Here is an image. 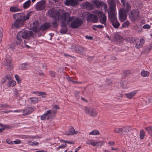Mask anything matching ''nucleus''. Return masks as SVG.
<instances>
[{
	"instance_id": "obj_31",
	"label": "nucleus",
	"mask_w": 152,
	"mask_h": 152,
	"mask_svg": "<svg viewBox=\"0 0 152 152\" xmlns=\"http://www.w3.org/2000/svg\"><path fill=\"white\" fill-rule=\"evenodd\" d=\"M99 22L102 24H104L105 26L106 25V22L107 21V17L105 14L99 19Z\"/></svg>"
},
{
	"instance_id": "obj_23",
	"label": "nucleus",
	"mask_w": 152,
	"mask_h": 152,
	"mask_svg": "<svg viewBox=\"0 0 152 152\" xmlns=\"http://www.w3.org/2000/svg\"><path fill=\"white\" fill-rule=\"evenodd\" d=\"M137 93V91H134L131 92L126 93L125 94L127 98L131 99L135 96Z\"/></svg>"
},
{
	"instance_id": "obj_4",
	"label": "nucleus",
	"mask_w": 152,
	"mask_h": 152,
	"mask_svg": "<svg viewBox=\"0 0 152 152\" xmlns=\"http://www.w3.org/2000/svg\"><path fill=\"white\" fill-rule=\"evenodd\" d=\"M129 18L132 22L136 21L139 18V12L136 10H132L129 13Z\"/></svg>"
},
{
	"instance_id": "obj_7",
	"label": "nucleus",
	"mask_w": 152,
	"mask_h": 152,
	"mask_svg": "<svg viewBox=\"0 0 152 152\" xmlns=\"http://www.w3.org/2000/svg\"><path fill=\"white\" fill-rule=\"evenodd\" d=\"M128 13L124 9H120L119 11V19L122 22L125 21L127 18Z\"/></svg>"
},
{
	"instance_id": "obj_49",
	"label": "nucleus",
	"mask_w": 152,
	"mask_h": 152,
	"mask_svg": "<svg viewBox=\"0 0 152 152\" xmlns=\"http://www.w3.org/2000/svg\"><path fill=\"white\" fill-rule=\"evenodd\" d=\"M3 35V30L2 28H0V41L2 39Z\"/></svg>"
},
{
	"instance_id": "obj_20",
	"label": "nucleus",
	"mask_w": 152,
	"mask_h": 152,
	"mask_svg": "<svg viewBox=\"0 0 152 152\" xmlns=\"http://www.w3.org/2000/svg\"><path fill=\"white\" fill-rule=\"evenodd\" d=\"M33 111L32 107H28L23 110H22V112L23 113V115L25 116L28 115L31 113Z\"/></svg>"
},
{
	"instance_id": "obj_24",
	"label": "nucleus",
	"mask_w": 152,
	"mask_h": 152,
	"mask_svg": "<svg viewBox=\"0 0 152 152\" xmlns=\"http://www.w3.org/2000/svg\"><path fill=\"white\" fill-rule=\"evenodd\" d=\"M77 133V131L75 132V130L72 126H71L70 128L69 129L68 132H65V134L66 135H73L75 134H76Z\"/></svg>"
},
{
	"instance_id": "obj_56",
	"label": "nucleus",
	"mask_w": 152,
	"mask_h": 152,
	"mask_svg": "<svg viewBox=\"0 0 152 152\" xmlns=\"http://www.w3.org/2000/svg\"><path fill=\"white\" fill-rule=\"evenodd\" d=\"M151 28V26L147 24L143 26V28L145 29H149Z\"/></svg>"
},
{
	"instance_id": "obj_39",
	"label": "nucleus",
	"mask_w": 152,
	"mask_h": 152,
	"mask_svg": "<svg viewBox=\"0 0 152 152\" xmlns=\"http://www.w3.org/2000/svg\"><path fill=\"white\" fill-rule=\"evenodd\" d=\"M145 135V133L144 131L142 130L140 132V138L142 140L144 139Z\"/></svg>"
},
{
	"instance_id": "obj_53",
	"label": "nucleus",
	"mask_w": 152,
	"mask_h": 152,
	"mask_svg": "<svg viewBox=\"0 0 152 152\" xmlns=\"http://www.w3.org/2000/svg\"><path fill=\"white\" fill-rule=\"evenodd\" d=\"M142 44H141L140 43H137L136 44V48L137 49H139L140 48L142 47Z\"/></svg>"
},
{
	"instance_id": "obj_21",
	"label": "nucleus",
	"mask_w": 152,
	"mask_h": 152,
	"mask_svg": "<svg viewBox=\"0 0 152 152\" xmlns=\"http://www.w3.org/2000/svg\"><path fill=\"white\" fill-rule=\"evenodd\" d=\"M86 50V49L83 47L77 45L76 47V52L80 54L83 55Z\"/></svg>"
},
{
	"instance_id": "obj_10",
	"label": "nucleus",
	"mask_w": 152,
	"mask_h": 152,
	"mask_svg": "<svg viewBox=\"0 0 152 152\" xmlns=\"http://www.w3.org/2000/svg\"><path fill=\"white\" fill-rule=\"evenodd\" d=\"M45 3V0H42L38 2L36 6V9L37 11L43 10L46 7Z\"/></svg>"
},
{
	"instance_id": "obj_55",
	"label": "nucleus",
	"mask_w": 152,
	"mask_h": 152,
	"mask_svg": "<svg viewBox=\"0 0 152 152\" xmlns=\"http://www.w3.org/2000/svg\"><path fill=\"white\" fill-rule=\"evenodd\" d=\"M49 74L51 76L53 77L55 76L56 73L54 71H51L49 72Z\"/></svg>"
},
{
	"instance_id": "obj_5",
	"label": "nucleus",
	"mask_w": 152,
	"mask_h": 152,
	"mask_svg": "<svg viewBox=\"0 0 152 152\" xmlns=\"http://www.w3.org/2000/svg\"><path fill=\"white\" fill-rule=\"evenodd\" d=\"M66 15H63L62 16L63 19L61 21L60 26L61 28L60 29V33L61 34H65L67 32L68 29L66 27L67 25V23H65Z\"/></svg>"
},
{
	"instance_id": "obj_42",
	"label": "nucleus",
	"mask_w": 152,
	"mask_h": 152,
	"mask_svg": "<svg viewBox=\"0 0 152 152\" xmlns=\"http://www.w3.org/2000/svg\"><path fill=\"white\" fill-rule=\"evenodd\" d=\"M15 43H12L8 47V49L10 50L14 51L15 48Z\"/></svg>"
},
{
	"instance_id": "obj_26",
	"label": "nucleus",
	"mask_w": 152,
	"mask_h": 152,
	"mask_svg": "<svg viewBox=\"0 0 152 152\" xmlns=\"http://www.w3.org/2000/svg\"><path fill=\"white\" fill-rule=\"evenodd\" d=\"M22 10V9L19 8L18 6L11 7L10 8V11L12 12H15Z\"/></svg>"
},
{
	"instance_id": "obj_15",
	"label": "nucleus",
	"mask_w": 152,
	"mask_h": 152,
	"mask_svg": "<svg viewBox=\"0 0 152 152\" xmlns=\"http://www.w3.org/2000/svg\"><path fill=\"white\" fill-rule=\"evenodd\" d=\"M87 21H91L93 23H96L98 21V19L96 15L91 14L88 15L86 18Z\"/></svg>"
},
{
	"instance_id": "obj_52",
	"label": "nucleus",
	"mask_w": 152,
	"mask_h": 152,
	"mask_svg": "<svg viewBox=\"0 0 152 152\" xmlns=\"http://www.w3.org/2000/svg\"><path fill=\"white\" fill-rule=\"evenodd\" d=\"M145 130L148 132V133L151 134H152V130L151 129V127H148L145 128Z\"/></svg>"
},
{
	"instance_id": "obj_62",
	"label": "nucleus",
	"mask_w": 152,
	"mask_h": 152,
	"mask_svg": "<svg viewBox=\"0 0 152 152\" xmlns=\"http://www.w3.org/2000/svg\"><path fill=\"white\" fill-rule=\"evenodd\" d=\"M32 94H36L38 96H40V92L39 91H34L32 92Z\"/></svg>"
},
{
	"instance_id": "obj_32",
	"label": "nucleus",
	"mask_w": 152,
	"mask_h": 152,
	"mask_svg": "<svg viewBox=\"0 0 152 152\" xmlns=\"http://www.w3.org/2000/svg\"><path fill=\"white\" fill-rule=\"evenodd\" d=\"M29 99L31 103L32 104H34L38 102V99L37 97L30 98Z\"/></svg>"
},
{
	"instance_id": "obj_33",
	"label": "nucleus",
	"mask_w": 152,
	"mask_h": 152,
	"mask_svg": "<svg viewBox=\"0 0 152 152\" xmlns=\"http://www.w3.org/2000/svg\"><path fill=\"white\" fill-rule=\"evenodd\" d=\"M104 143V142L103 141H94V143L93 146H101L103 145Z\"/></svg>"
},
{
	"instance_id": "obj_50",
	"label": "nucleus",
	"mask_w": 152,
	"mask_h": 152,
	"mask_svg": "<svg viewBox=\"0 0 152 152\" xmlns=\"http://www.w3.org/2000/svg\"><path fill=\"white\" fill-rule=\"evenodd\" d=\"M60 142H66L69 144H74V142H73L71 141H68L67 140H64L62 139H61L60 140Z\"/></svg>"
},
{
	"instance_id": "obj_1",
	"label": "nucleus",
	"mask_w": 152,
	"mask_h": 152,
	"mask_svg": "<svg viewBox=\"0 0 152 152\" xmlns=\"http://www.w3.org/2000/svg\"><path fill=\"white\" fill-rule=\"evenodd\" d=\"M34 34L32 31L28 30H22L19 31L16 36V44L19 45L22 41V38L26 39L29 38L31 37H34Z\"/></svg>"
},
{
	"instance_id": "obj_63",
	"label": "nucleus",
	"mask_w": 152,
	"mask_h": 152,
	"mask_svg": "<svg viewBox=\"0 0 152 152\" xmlns=\"http://www.w3.org/2000/svg\"><path fill=\"white\" fill-rule=\"evenodd\" d=\"M108 143L111 146H113L115 145V142H114L110 141Z\"/></svg>"
},
{
	"instance_id": "obj_25",
	"label": "nucleus",
	"mask_w": 152,
	"mask_h": 152,
	"mask_svg": "<svg viewBox=\"0 0 152 152\" xmlns=\"http://www.w3.org/2000/svg\"><path fill=\"white\" fill-rule=\"evenodd\" d=\"M112 25L115 28H118L120 26V23L118 21L117 19H114L113 20L110 21Z\"/></svg>"
},
{
	"instance_id": "obj_12",
	"label": "nucleus",
	"mask_w": 152,
	"mask_h": 152,
	"mask_svg": "<svg viewBox=\"0 0 152 152\" xmlns=\"http://www.w3.org/2000/svg\"><path fill=\"white\" fill-rule=\"evenodd\" d=\"M12 59L9 56H7L5 61H4V64L7 66L9 69H12L13 68V66L12 64Z\"/></svg>"
},
{
	"instance_id": "obj_41",
	"label": "nucleus",
	"mask_w": 152,
	"mask_h": 152,
	"mask_svg": "<svg viewBox=\"0 0 152 152\" xmlns=\"http://www.w3.org/2000/svg\"><path fill=\"white\" fill-rule=\"evenodd\" d=\"M131 72L130 70H126L124 71L123 74V78H125L128 76L130 73Z\"/></svg>"
},
{
	"instance_id": "obj_43",
	"label": "nucleus",
	"mask_w": 152,
	"mask_h": 152,
	"mask_svg": "<svg viewBox=\"0 0 152 152\" xmlns=\"http://www.w3.org/2000/svg\"><path fill=\"white\" fill-rule=\"evenodd\" d=\"M18 102L21 105H24L26 103V101L25 99L22 98L19 99Z\"/></svg>"
},
{
	"instance_id": "obj_40",
	"label": "nucleus",
	"mask_w": 152,
	"mask_h": 152,
	"mask_svg": "<svg viewBox=\"0 0 152 152\" xmlns=\"http://www.w3.org/2000/svg\"><path fill=\"white\" fill-rule=\"evenodd\" d=\"M99 134V131L96 130H93L89 134V135H98Z\"/></svg>"
},
{
	"instance_id": "obj_60",
	"label": "nucleus",
	"mask_w": 152,
	"mask_h": 152,
	"mask_svg": "<svg viewBox=\"0 0 152 152\" xmlns=\"http://www.w3.org/2000/svg\"><path fill=\"white\" fill-rule=\"evenodd\" d=\"M94 58V57L93 56H88V59L89 61H91Z\"/></svg>"
},
{
	"instance_id": "obj_18",
	"label": "nucleus",
	"mask_w": 152,
	"mask_h": 152,
	"mask_svg": "<svg viewBox=\"0 0 152 152\" xmlns=\"http://www.w3.org/2000/svg\"><path fill=\"white\" fill-rule=\"evenodd\" d=\"M83 7L88 10H92L94 8V6L88 2H86L82 4Z\"/></svg>"
},
{
	"instance_id": "obj_57",
	"label": "nucleus",
	"mask_w": 152,
	"mask_h": 152,
	"mask_svg": "<svg viewBox=\"0 0 152 152\" xmlns=\"http://www.w3.org/2000/svg\"><path fill=\"white\" fill-rule=\"evenodd\" d=\"M7 142L9 144H13V142L11 141L9 139H8L6 140Z\"/></svg>"
},
{
	"instance_id": "obj_64",
	"label": "nucleus",
	"mask_w": 152,
	"mask_h": 152,
	"mask_svg": "<svg viewBox=\"0 0 152 152\" xmlns=\"http://www.w3.org/2000/svg\"><path fill=\"white\" fill-rule=\"evenodd\" d=\"M148 100L149 102L152 103V95L148 98Z\"/></svg>"
},
{
	"instance_id": "obj_14",
	"label": "nucleus",
	"mask_w": 152,
	"mask_h": 152,
	"mask_svg": "<svg viewBox=\"0 0 152 152\" xmlns=\"http://www.w3.org/2000/svg\"><path fill=\"white\" fill-rule=\"evenodd\" d=\"M51 26V23L49 22L44 23L39 27V31H44L50 28Z\"/></svg>"
},
{
	"instance_id": "obj_45",
	"label": "nucleus",
	"mask_w": 152,
	"mask_h": 152,
	"mask_svg": "<svg viewBox=\"0 0 152 152\" xmlns=\"http://www.w3.org/2000/svg\"><path fill=\"white\" fill-rule=\"evenodd\" d=\"M94 140H88L86 141V144L88 145H91L94 146Z\"/></svg>"
},
{
	"instance_id": "obj_37",
	"label": "nucleus",
	"mask_w": 152,
	"mask_h": 152,
	"mask_svg": "<svg viewBox=\"0 0 152 152\" xmlns=\"http://www.w3.org/2000/svg\"><path fill=\"white\" fill-rule=\"evenodd\" d=\"M124 131V129L122 128H116L114 130L115 133H122Z\"/></svg>"
},
{
	"instance_id": "obj_51",
	"label": "nucleus",
	"mask_w": 152,
	"mask_h": 152,
	"mask_svg": "<svg viewBox=\"0 0 152 152\" xmlns=\"http://www.w3.org/2000/svg\"><path fill=\"white\" fill-rule=\"evenodd\" d=\"M152 49V44L146 47V51H149Z\"/></svg>"
},
{
	"instance_id": "obj_44",
	"label": "nucleus",
	"mask_w": 152,
	"mask_h": 152,
	"mask_svg": "<svg viewBox=\"0 0 152 152\" xmlns=\"http://www.w3.org/2000/svg\"><path fill=\"white\" fill-rule=\"evenodd\" d=\"M131 130V129L129 126H126L124 127V131L123 132H125L126 133H128Z\"/></svg>"
},
{
	"instance_id": "obj_47",
	"label": "nucleus",
	"mask_w": 152,
	"mask_h": 152,
	"mask_svg": "<svg viewBox=\"0 0 152 152\" xmlns=\"http://www.w3.org/2000/svg\"><path fill=\"white\" fill-rule=\"evenodd\" d=\"M29 144L31 145H36L37 146H38L39 145V143L37 142H32L30 141V142H29Z\"/></svg>"
},
{
	"instance_id": "obj_46",
	"label": "nucleus",
	"mask_w": 152,
	"mask_h": 152,
	"mask_svg": "<svg viewBox=\"0 0 152 152\" xmlns=\"http://www.w3.org/2000/svg\"><path fill=\"white\" fill-rule=\"evenodd\" d=\"M129 22L127 20L123 23L122 26V27L124 28L126 27L127 26H128L129 24Z\"/></svg>"
},
{
	"instance_id": "obj_16",
	"label": "nucleus",
	"mask_w": 152,
	"mask_h": 152,
	"mask_svg": "<svg viewBox=\"0 0 152 152\" xmlns=\"http://www.w3.org/2000/svg\"><path fill=\"white\" fill-rule=\"evenodd\" d=\"M39 23L38 21H34L32 24V30L35 32H38L39 31Z\"/></svg>"
},
{
	"instance_id": "obj_36",
	"label": "nucleus",
	"mask_w": 152,
	"mask_h": 152,
	"mask_svg": "<svg viewBox=\"0 0 152 152\" xmlns=\"http://www.w3.org/2000/svg\"><path fill=\"white\" fill-rule=\"evenodd\" d=\"M96 15L98 19L99 18V19L102 17L103 15L105 14H103L102 12L98 11H96Z\"/></svg>"
},
{
	"instance_id": "obj_3",
	"label": "nucleus",
	"mask_w": 152,
	"mask_h": 152,
	"mask_svg": "<svg viewBox=\"0 0 152 152\" xmlns=\"http://www.w3.org/2000/svg\"><path fill=\"white\" fill-rule=\"evenodd\" d=\"M56 111H52L51 110H49L47 111L45 113L42 115L41 116V119L44 120L47 117V119L49 120L52 119L55 117Z\"/></svg>"
},
{
	"instance_id": "obj_27",
	"label": "nucleus",
	"mask_w": 152,
	"mask_h": 152,
	"mask_svg": "<svg viewBox=\"0 0 152 152\" xmlns=\"http://www.w3.org/2000/svg\"><path fill=\"white\" fill-rule=\"evenodd\" d=\"M54 19L51 22V25H52L53 27L54 28H56L58 26V18L57 19V18L54 17Z\"/></svg>"
},
{
	"instance_id": "obj_54",
	"label": "nucleus",
	"mask_w": 152,
	"mask_h": 152,
	"mask_svg": "<svg viewBox=\"0 0 152 152\" xmlns=\"http://www.w3.org/2000/svg\"><path fill=\"white\" fill-rule=\"evenodd\" d=\"M15 77L16 79V80L17 81V82L18 83H21V80L20 79L18 75H15Z\"/></svg>"
},
{
	"instance_id": "obj_30",
	"label": "nucleus",
	"mask_w": 152,
	"mask_h": 152,
	"mask_svg": "<svg viewBox=\"0 0 152 152\" xmlns=\"http://www.w3.org/2000/svg\"><path fill=\"white\" fill-rule=\"evenodd\" d=\"M29 65L26 63L22 64H20L19 68L21 69L26 70L28 69Z\"/></svg>"
},
{
	"instance_id": "obj_48",
	"label": "nucleus",
	"mask_w": 152,
	"mask_h": 152,
	"mask_svg": "<svg viewBox=\"0 0 152 152\" xmlns=\"http://www.w3.org/2000/svg\"><path fill=\"white\" fill-rule=\"evenodd\" d=\"M67 144H62L61 145L59 146L57 148V150H58L61 148H64L66 147Z\"/></svg>"
},
{
	"instance_id": "obj_19",
	"label": "nucleus",
	"mask_w": 152,
	"mask_h": 152,
	"mask_svg": "<svg viewBox=\"0 0 152 152\" xmlns=\"http://www.w3.org/2000/svg\"><path fill=\"white\" fill-rule=\"evenodd\" d=\"M109 9L111 10H115L116 7V4L115 0H108Z\"/></svg>"
},
{
	"instance_id": "obj_13",
	"label": "nucleus",
	"mask_w": 152,
	"mask_h": 152,
	"mask_svg": "<svg viewBox=\"0 0 152 152\" xmlns=\"http://www.w3.org/2000/svg\"><path fill=\"white\" fill-rule=\"evenodd\" d=\"M78 3V2L76 0H66L64 2L65 5L69 6H75Z\"/></svg>"
},
{
	"instance_id": "obj_8",
	"label": "nucleus",
	"mask_w": 152,
	"mask_h": 152,
	"mask_svg": "<svg viewBox=\"0 0 152 152\" xmlns=\"http://www.w3.org/2000/svg\"><path fill=\"white\" fill-rule=\"evenodd\" d=\"M63 15H65V23L66 21L67 23H67V24L69 22H73L74 20H75L76 18L74 16H72L70 17V13L69 12H64L63 13H62L61 17V20H62V16Z\"/></svg>"
},
{
	"instance_id": "obj_2",
	"label": "nucleus",
	"mask_w": 152,
	"mask_h": 152,
	"mask_svg": "<svg viewBox=\"0 0 152 152\" xmlns=\"http://www.w3.org/2000/svg\"><path fill=\"white\" fill-rule=\"evenodd\" d=\"M32 13V12H28L26 15L23 13L14 14L13 15V18L14 19H18L25 22L26 20L29 19Z\"/></svg>"
},
{
	"instance_id": "obj_58",
	"label": "nucleus",
	"mask_w": 152,
	"mask_h": 152,
	"mask_svg": "<svg viewBox=\"0 0 152 152\" xmlns=\"http://www.w3.org/2000/svg\"><path fill=\"white\" fill-rule=\"evenodd\" d=\"M94 26H96V27H98L99 29L103 28L104 27L103 25H94Z\"/></svg>"
},
{
	"instance_id": "obj_35",
	"label": "nucleus",
	"mask_w": 152,
	"mask_h": 152,
	"mask_svg": "<svg viewBox=\"0 0 152 152\" xmlns=\"http://www.w3.org/2000/svg\"><path fill=\"white\" fill-rule=\"evenodd\" d=\"M149 73L147 71L143 70L141 72V76L144 77H148L149 76Z\"/></svg>"
},
{
	"instance_id": "obj_6",
	"label": "nucleus",
	"mask_w": 152,
	"mask_h": 152,
	"mask_svg": "<svg viewBox=\"0 0 152 152\" xmlns=\"http://www.w3.org/2000/svg\"><path fill=\"white\" fill-rule=\"evenodd\" d=\"M83 23V21L81 19L76 17L75 19L71 23L70 27L73 29L77 28L81 26Z\"/></svg>"
},
{
	"instance_id": "obj_28",
	"label": "nucleus",
	"mask_w": 152,
	"mask_h": 152,
	"mask_svg": "<svg viewBox=\"0 0 152 152\" xmlns=\"http://www.w3.org/2000/svg\"><path fill=\"white\" fill-rule=\"evenodd\" d=\"M7 87H13L15 86L16 84V82L15 81L12 80L11 79V77L8 80L7 82Z\"/></svg>"
},
{
	"instance_id": "obj_61",
	"label": "nucleus",
	"mask_w": 152,
	"mask_h": 152,
	"mask_svg": "<svg viewBox=\"0 0 152 152\" xmlns=\"http://www.w3.org/2000/svg\"><path fill=\"white\" fill-rule=\"evenodd\" d=\"M14 94L17 96L18 95V91L17 89H15L14 90Z\"/></svg>"
},
{
	"instance_id": "obj_34",
	"label": "nucleus",
	"mask_w": 152,
	"mask_h": 152,
	"mask_svg": "<svg viewBox=\"0 0 152 152\" xmlns=\"http://www.w3.org/2000/svg\"><path fill=\"white\" fill-rule=\"evenodd\" d=\"M31 4L30 0H28L25 2L23 4V7L24 9H26L30 7Z\"/></svg>"
},
{
	"instance_id": "obj_29",
	"label": "nucleus",
	"mask_w": 152,
	"mask_h": 152,
	"mask_svg": "<svg viewBox=\"0 0 152 152\" xmlns=\"http://www.w3.org/2000/svg\"><path fill=\"white\" fill-rule=\"evenodd\" d=\"M124 8H121V9H124L127 13H128L129 11L130 10L131 7L130 4L128 3H126V4L124 6Z\"/></svg>"
},
{
	"instance_id": "obj_9",
	"label": "nucleus",
	"mask_w": 152,
	"mask_h": 152,
	"mask_svg": "<svg viewBox=\"0 0 152 152\" xmlns=\"http://www.w3.org/2000/svg\"><path fill=\"white\" fill-rule=\"evenodd\" d=\"M84 110L86 113L93 117H95L97 115V113L96 110L91 108L86 107L85 108Z\"/></svg>"
},
{
	"instance_id": "obj_38",
	"label": "nucleus",
	"mask_w": 152,
	"mask_h": 152,
	"mask_svg": "<svg viewBox=\"0 0 152 152\" xmlns=\"http://www.w3.org/2000/svg\"><path fill=\"white\" fill-rule=\"evenodd\" d=\"M11 77V76L10 75H7L1 81V83H4L7 80H9L10 79Z\"/></svg>"
},
{
	"instance_id": "obj_17",
	"label": "nucleus",
	"mask_w": 152,
	"mask_h": 152,
	"mask_svg": "<svg viewBox=\"0 0 152 152\" xmlns=\"http://www.w3.org/2000/svg\"><path fill=\"white\" fill-rule=\"evenodd\" d=\"M95 3L96 7L99 8L101 6L103 7L104 9H106L107 8V6L106 4H104L102 1H100L97 0H96L95 1Z\"/></svg>"
},
{
	"instance_id": "obj_59",
	"label": "nucleus",
	"mask_w": 152,
	"mask_h": 152,
	"mask_svg": "<svg viewBox=\"0 0 152 152\" xmlns=\"http://www.w3.org/2000/svg\"><path fill=\"white\" fill-rule=\"evenodd\" d=\"M15 144H20L21 142L20 140H19L17 139L13 142Z\"/></svg>"
},
{
	"instance_id": "obj_22",
	"label": "nucleus",
	"mask_w": 152,
	"mask_h": 152,
	"mask_svg": "<svg viewBox=\"0 0 152 152\" xmlns=\"http://www.w3.org/2000/svg\"><path fill=\"white\" fill-rule=\"evenodd\" d=\"M114 10H110L108 11V14L109 18L110 19V21L113 20L114 19L117 18L116 14L113 11Z\"/></svg>"
},
{
	"instance_id": "obj_11",
	"label": "nucleus",
	"mask_w": 152,
	"mask_h": 152,
	"mask_svg": "<svg viewBox=\"0 0 152 152\" xmlns=\"http://www.w3.org/2000/svg\"><path fill=\"white\" fill-rule=\"evenodd\" d=\"M13 23L12 24V28H19L22 27L24 25L25 22L23 21L15 19Z\"/></svg>"
}]
</instances>
